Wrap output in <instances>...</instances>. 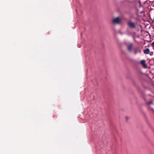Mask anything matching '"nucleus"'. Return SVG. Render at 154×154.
Masks as SVG:
<instances>
[{
  "mask_svg": "<svg viewBox=\"0 0 154 154\" xmlns=\"http://www.w3.org/2000/svg\"><path fill=\"white\" fill-rule=\"evenodd\" d=\"M112 22L114 24H119L121 22V19L119 17H116L112 20Z\"/></svg>",
  "mask_w": 154,
  "mask_h": 154,
  "instance_id": "2",
  "label": "nucleus"
},
{
  "mask_svg": "<svg viewBox=\"0 0 154 154\" xmlns=\"http://www.w3.org/2000/svg\"><path fill=\"white\" fill-rule=\"evenodd\" d=\"M149 50L148 48H146L143 51L144 54H149Z\"/></svg>",
  "mask_w": 154,
  "mask_h": 154,
  "instance_id": "6",
  "label": "nucleus"
},
{
  "mask_svg": "<svg viewBox=\"0 0 154 154\" xmlns=\"http://www.w3.org/2000/svg\"><path fill=\"white\" fill-rule=\"evenodd\" d=\"M133 44L131 43H130L127 45V49L130 52H131L133 49Z\"/></svg>",
  "mask_w": 154,
  "mask_h": 154,
  "instance_id": "1",
  "label": "nucleus"
},
{
  "mask_svg": "<svg viewBox=\"0 0 154 154\" xmlns=\"http://www.w3.org/2000/svg\"><path fill=\"white\" fill-rule=\"evenodd\" d=\"M144 100H145V102H146V103L148 105H150L152 104V101L151 100H150V101H149L148 102H147L145 98H144Z\"/></svg>",
  "mask_w": 154,
  "mask_h": 154,
  "instance_id": "7",
  "label": "nucleus"
},
{
  "mask_svg": "<svg viewBox=\"0 0 154 154\" xmlns=\"http://www.w3.org/2000/svg\"><path fill=\"white\" fill-rule=\"evenodd\" d=\"M152 46L154 47V42L152 43Z\"/></svg>",
  "mask_w": 154,
  "mask_h": 154,
  "instance_id": "8",
  "label": "nucleus"
},
{
  "mask_svg": "<svg viewBox=\"0 0 154 154\" xmlns=\"http://www.w3.org/2000/svg\"><path fill=\"white\" fill-rule=\"evenodd\" d=\"M134 53L135 54H136L138 53L141 52L140 49L138 47L134 49Z\"/></svg>",
  "mask_w": 154,
  "mask_h": 154,
  "instance_id": "4",
  "label": "nucleus"
},
{
  "mask_svg": "<svg viewBox=\"0 0 154 154\" xmlns=\"http://www.w3.org/2000/svg\"><path fill=\"white\" fill-rule=\"evenodd\" d=\"M128 24L129 27L131 28H134L135 27L136 25L135 23L131 21L128 22Z\"/></svg>",
  "mask_w": 154,
  "mask_h": 154,
  "instance_id": "3",
  "label": "nucleus"
},
{
  "mask_svg": "<svg viewBox=\"0 0 154 154\" xmlns=\"http://www.w3.org/2000/svg\"><path fill=\"white\" fill-rule=\"evenodd\" d=\"M140 63L142 64L144 68H146V64L145 61V60H142L140 61Z\"/></svg>",
  "mask_w": 154,
  "mask_h": 154,
  "instance_id": "5",
  "label": "nucleus"
}]
</instances>
